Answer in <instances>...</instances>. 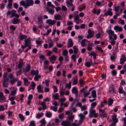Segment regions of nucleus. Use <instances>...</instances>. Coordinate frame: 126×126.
I'll return each instance as SVG.
<instances>
[{
	"mask_svg": "<svg viewBox=\"0 0 126 126\" xmlns=\"http://www.w3.org/2000/svg\"><path fill=\"white\" fill-rule=\"evenodd\" d=\"M7 73H5L3 76V86L4 87H8L9 85L8 81L9 78L7 77Z\"/></svg>",
	"mask_w": 126,
	"mask_h": 126,
	"instance_id": "1",
	"label": "nucleus"
},
{
	"mask_svg": "<svg viewBox=\"0 0 126 126\" xmlns=\"http://www.w3.org/2000/svg\"><path fill=\"white\" fill-rule=\"evenodd\" d=\"M95 112V111L93 110V108H91L89 110V117L92 118L94 116L96 118L97 116V114Z\"/></svg>",
	"mask_w": 126,
	"mask_h": 126,
	"instance_id": "2",
	"label": "nucleus"
},
{
	"mask_svg": "<svg viewBox=\"0 0 126 126\" xmlns=\"http://www.w3.org/2000/svg\"><path fill=\"white\" fill-rule=\"evenodd\" d=\"M105 110H102L101 109H99V111L100 112V113L99 116L102 118L106 117L107 116V114L105 112Z\"/></svg>",
	"mask_w": 126,
	"mask_h": 126,
	"instance_id": "3",
	"label": "nucleus"
},
{
	"mask_svg": "<svg viewBox=\"0 0 126 126\" xmlns=\"http://www.w3.org/2000/svg\"><path fill=\"white\" fill-rule=\"evenodd\" d=\"M80 119L79 121L78 124H77L78 126H79L83 121V119L85 117V116L82 113H80L78 115Z\"/></svg>",
	"mask_w": 126,
	"mask_h": 126,
	"instance_id": "4",
	"label": "nucleus"
},
{
	"mask_svg": "<svg viewBox=\"0 0 126 126\" xmlns=\"http://www.w3.org/2000/svg\"><path fill=\"white\" fill-rule=\"evenodd\" d=\"M88 34L87 36V38H92L94 35V32L91 31V30L89 29L88 31Z\"/></svg>",
	"mask_w": 126,
	"mask_h": 126,
	"instance_id": "5",
	"label": "nucleus"
},
{
	"mask_svg": "<svg viewBox=\"0 0 126 126\" xmlns=\"http://www.w3.org/2000/svg\"><path fill=\"white\" fill-rule=\"evenodd\" d=\"M71 123L69 121H63L61 123V125L62 126H70Z\"/></svg>",
	"mask_w": 126,
	"mask_h": 126,
	"instance_id": "6",
	"label": "nucleus"
},
{
	"mask_svg": "<svg viewBox=\"0 0 126 126\" xmlns=\"http://www.w3.org/2000/svg\"><path fill=\"white\" fill-rule=\"evenodd\" d=\"M33 1L32 0H26V8L29 6L33 5Z\"/></svg>",
	"mask_w": 126,
	"mask_h": 126,
	"instance_id": "7",
	"label": "nucleus"
},
{
	"mask_svg": "<svg viewBox=\"0 0 126 126\" xmlns=\"http://www.w3.org/2000/svg\"><path fill=\"white\" fill-rule=\"evenodd\" d=\"M31 67L30 65L28 64L26 67L23 69V72L25 74V73L28 72L30 69Z\"/></svg>",
	"mask_w": 126,
	"mask_h": 126,
	"instance_id": "8",
	"label": "nucleus"
},
{
	"mask_svg": "<svg viewBox=\"0 0 126 126\" xmlns=\"http://www.w3.org/2000/svg\"><path fill=\"white\" fill-rule=\"evenodd\" d=\"M73 44L72 39L71 38H69L67 43V47L68 48L71 47L73 46Z\"/></svg>",
	"mask_w": 126,
	"mask_h": 126,
	"instance_id": "9",
	"label": "nucleus"
},
{
	"mask_svg": "<svg viewBox=\"0 0 126 126\" xmlns=\"http://www.w3.org/2000/svg\"><path fill=\"white\" fill-rule=\"evenodd\" d=\"M107 32L109 34V39L110 40H111L112 39V37L110 35V34H111V35H113L114 33V32L112 31V30L110 29H109L108 30H107Z\"/></svg>",
	"mask_w": 126,
	"mask_h": 126,
	"instance_id": "10",
	"label": "nucleus"
},
{
	"mask_svg": "<svg viewBox=\"0 0 126 126\" xmlns=\"http://www.w3.org/2000/svg\"><path fill=\"white\" fill-rule=\"evenodd\" d=\"M46 22L49 25H53L56 23V21L55 20H52L51 19H48L47 20Z\"/></svg>",
	"mask_w": 126,
	"mask_h": 126,
	"instance_id": "11",
	"label": "nucleus"
},
{
	"mask_svg": "<svg viewBox=\"0 0 126 126\" xmlns=\"http://www.w3.org/2000/svg\"><path fill=\"white\" fill-rule=\"evenodd\" d=\"M72 92L73 93L75 94L76 96L78 97V91L77 90V88L76 87H74L72 89Z\"/></svg>",
	"mask_w": 126,
	"mask_h": 126,
	"instance_id": "12",
	"label": "nucleus"
},
{
	"mask_svg": "<svg viewBox=\"0 0 126 126\" xmlns=\"http://www.w3.org/2000/svg\"><path fill=\"white\" fill-rule=\"evenodd\" d=\"M117 115L116 114L113 115L112 116V120L113 121V122H114L116 124V123L118 122V119L116 117Z\"/></svg>",
	"mask_w": 126,
	"mask_h": 126,
	"instance_id": "13",
	"label": "nucleus"
},
{
	"mask_svg": "<svg viewBox=\"0 0 126 126\" xmlns=\"http://www.w3.org/2000/svg\"><path fill=\"white\" fill-rule=\"evenodd\" d=\"M112 9L111 8H110L109 10L106 11L104 15L107 16L108 15H110L111 16L112 15V13L110 10H111Z\"/></svg>",
	"mask_w": 126,
	"mask_h": 126,
	"instance_id": "14",
	"label": "nucleus"
},
{
	"mask_svg": "<svg viewBox=\"0 0 126 126\" xmlns=\"http://www.w3.org/2000/svg\"><path fill=\"white\" fill-rule=\"evenodd\" d=\"M72 80H73V85H74L77 84L78 82V78L77 76H75L74 77Z\"/></svg>",
	"mask_w": 126,
	"mask_h": 126,
	"instance_id": "15",
	"label": "nucleus"
},
{
	"mask_svg": "<svg viewBox=\"0 0 126 126\" xmlns=\"http://www.w3.org/2000/svg\"><path fill=\"white\" fill-rule=\"evenodd\" d=\"M114 29L115 30H117L119 32L122 31V28L121 27H119L117 26H115Z\"/></svg>",
	"mask_w": 126,
	"mask_h": 126,
	"instance_id": "16",
	"label": "nucleus"
},
{
	"mask_svg": "<svg viewBox=\"0 0 126 126\" xmlns=\"http://www.w3.org/2000/svg\"><path fill=\"white\" fill-rule=\"evenodd\" d=\"M42 17L41 16L38 17V24H43V22L42 20Z\"/></svg>",
	"mask_w": 126,
	"mask_h": 126,
	"instance_id": "17",
	"label": "nucleus"
},
{
	"mask_svg": "<svg viewBox=\"0 0 126 126\" xmlns=\"http://www.w3.org/2000/svg\"><path fill=\"white\" fill-rule=\"evenodd\" d=\"M31 73L32 75H35V76L38 74L39 72L37 70H36L35 71H34V70H32L31 71Z\"/></svg>",
	"mask_w": 126,
	"mask_h": 126,
	"instance_id": "18",
	"label": "nucleus"
},
{
	"mask_svg": "<svg viewBox=\"0 0 126 126\" xmlns=\"http://www.w3.org/2000/svg\"><path fill=\"white\" fill-rule=\"evenodd\" d=\"M37 89L38 93H43V91L42 89L41 86V85L38 86L37 87Z\"/></svg>",
	"mask_w": 126,
	"mask_h": 126,
	"instance_id": "19",
	"label": "nucleus"
},
{
	"mask_svg": "<svg viewBox=\"0 0 126 126\" xmlns=\"http://www.w3.org/2000/svg\"><path fill=\"white\" fill-rule=\"evenodd\" d=\"M118 47H115L114 49L113 50L112 52L113 55H116V53H117L118 51Z\"/></svg>",
	"mask_w": 126,
	"mask_h": 126,
	"instance_id": "20",
	"label": "nucleus"
},
{
	"mask_svg": "<svg viewBox=\"0 0 126 126\" xmlns=\"http://www.w3.org/2000/svg\"><path fill=\"white\" fill-rule=\"evenodd\" d=\"M24 42L28 46L31 45V41L28 38L25 39Z\"/></svg>",
	"mask_w": 126,
	"mask_h": 126,
	"instance_id": "21",
	"label": "nucleus"
},
{
	"mask_svg": "<svg viewBox=\"0 0 126 126\" xmlns=\"http://www.w3.org/2000/svg\"><path fill=\"white\" fill-rule=\"evenodd\" d=\"M86 41H87V40L85 39H84L81 41L80 42V44L82 47H85L86 46V45L85 44Z\"/></svg>",
	"mask_w": 126,
	"mask_h": 126,
	"instance_id": "22",
	"label": "nucleus"
},
{
	"mask_svg": "<svg viewBox=\"0 0 126 126\" xmlns=\"http://www.w3.org/2000/svg\"><path fill=\"white\" fill-rule=\"evenodd\" d=\"M5 99V97L2 92H0V100H2Z\"/></svg>",
	"mask_w": 126,
	"mask_h": 126,
	"instance_id": "23",
	"label": "nucleus"
},
{
	"mask_svg": "<svg viewBox=\"0 0 126 126\" xmlns=\"http://www.w3.org/2000/svg\"><path fill=\"white\" fill-rule=\"evenodd\" d=\"M23 80L24 82V85L26 86L29 85V82L27 79L26 78H24Z\"/></svg>",
	"mask_w": 126,
	"mask_h": 126,
	"instance_id": "24",
	"label": "nucleus"
},
{
	"mask_svg": "<svg viewBox=\"0 0 126 126\" xmlns=\"http://www.w3.org/2000/svg\"><path fill=\"white\" fill-rule=\"evenodd\" d=\"M43 113H38L36 115V117L38 119H39L43 115Z\"/></svg>",
	"mask_w": 126,
	"mask_h": 126,
	"instance_id": "25",
	"label": "nucleus"
},
{
	"mask_svg": "<svg viewBox=\"0 0 126 126\" xmlns=\"http://www.w3.org/2000/svg\"><path fill=\"white\" fill-rule=\"evenodd\" d=\"M20 4L21 5L24 6L25 8H26V0L25 1L23 0L21 1L20 2Z\"/></svg>",
	"mask_w": 126,
	"mask_h": 126,
	"instance_id": "26",
	"label": "nucleus"
},
{
	"mask_svg": "<svg viewBox=\"0 0 126 126\" xmlns=\"http://www.w3.org/2000/svg\"><path fill=\"white\" fill-rule=\"evenodd\" d=\"M12 22L13 24H16L19 23V21L18 19L14 18L13 19Z\"/></svg>",
	"mask_w": 126,
	"mask_h": 126,
	"instance_id": "27",
	"label": "nucleus"
},
{
	"mask_svg": "<svg viewBox=\"0 0 126 126\" xmlns=\"http://www.w3.org/2000/svg\"><path fill=\"white\" fill-rule=\"evenodd\" d=\"M92 63V61L91 60H90V62H86L85 64L87 67H89L91 66Z\"/></svg>",
	"mask_w": 126,
	"mask_h": 126,
	"instance_id": "28",
	"label": "nucleus"
},
{
	"mask_svg": "<svg viewBox=\"0 0 126 126\" xmlns=\"http://www.w3.org/2000/svg\"><path fill=\"white\" fill-rule=\"evenodd\" d=\"M73 48L74 49V52L75 54H77L78 52V49L77 47L76 46H74L73 47Z\"/></svg>",
	"mask_w": 126,
	"mask_h": 126,
	"instance_id": "29",
	"label": "nucleus"
},
{
	"mask_svg": "<svg viewBox=\"0 0 126 126\" xmlns=\"http://www.w3.org/2000/svg\"><path fill=\"white\" fill-rule=\"evenodd\" d=\"M68 52L66 49H64L63 52V54L64 56H68Z\"/></svg>",
	"mask_w": 126,
	"mask_h": 126,
	"instance_id": "30",
	"label": "nucleus"
},
{
	"mask_svg": "<svg viewBox=\"0 0 126 126\" xmlns=\"http://www.w3.org/2000/svg\"><path fill=\"white\" fill-rule=\"evenodd\" d=\"M91 94L92 97L94 98H96V92L95 90H93Z\"/></svg>",
	"mask_w": 126,
	"mask_h": 126,
	"instance_id": "31",
	"label": "nucleus"
},
{
	"mask_svg": "<svg viewBox=\"0 0 126 126\" xmlns=\"http://www.w3.org/2000/svg\"><path fill=\"white\" fill-rule=\"evenodd\" d=\"M46 115L47 117L48 118H50L52 116V114L50 112L47 111L46 113Z\"/></svg>",
	"mask_w": 126,
	"mask_h": 126,
	"instance_id": "32",
	"label": "nucleus"
},
{
	"mask_svg": "<svg viewBox=\"0 0 126 126\" xmlns=\"http://www.w3.org/2000/svg\"><path fill=\"white\" fill-rule=\"evenodd\" d=\"M92 43H90L88 45L87 49L88 50L90 51L92 49Z\"/></svg>",
	"mask_w": 126,
	"mask_h": 126,
	"instance_id": "33",
	"label": "nucleus"
},
{
	"mask_svg": "<svg viewBox=\"0 0 126 126\" xmlns=\"http://www.w3.org/2000/svg\"><path fill=\"white\" fill-rule=\"evenodd\" d=\"M35 84L33 81L31 82V83L30 86V87H32V88H31V89L33 90L35 88Z\"/></svg>",
	"mask_w": 126,
	"mask_h": 126,
	"instance_id": "34",
	"label": "nucleus"
},
{
	"mask_svg": "<svg viewBox=\"0 0 126 126\" xmlns=\"http://www.w3.org/2000/svg\"><path fill=\"white\" fill-rule=\"evenodd\" d=\"M20 39L22 40L24 39H25L27 37V36L26 35H21L19 37Z\"/></svg>",
	"mask_w": 126,
	"mask_h": 126,
	"instance_id": "35",
	"label": "nucleus"
},
{
	"mask_svg": "<svg viewBox=\"0 0 126 126\" xmlns=\"http://www.w3.org/2000/svg\"><path fill=\"white\" fill-rule=\"evenodd\" d=\"M53 97L55 99H58L59 98V95L58 94L56 93L52 95Z\"/></svg>",
	"mask_w": 126,
	"mask_h": 126,
	"instance_id": "36",
	"label": "nucleus"
},
{
	"mask_svg": "<svg viewBox=\"0 0 126 126\" xmlns=\"http://www.w3.org/2000/svg\"><path fill=\"white\" fill-rule=\"evenodd\" d=\"M66 3L67 4V6L69 7H72L74 5L73 4L68 1H66Z\"/></svg>",
	"mask_w": 126,
	"mask_h": 126,
	"instance_id": "37",
	"label": "nucleus"
},
{
	"mask_svg": "<svg viewBox=\"0 0 126 126\" xmlns=\"http://www.w3.org/2000/svg\"><path fill=\"white\" fill-rule=\"evenodd\" d=\"M113 100L111 98H110L108 100V102L109 105H111L112 104L113 102Z\"/></svg>",
	"mask_w": 126,
	"mask_h": 126,
	"instance_id": "38",
	"label": "nucleus"
},
{
	"mask_svg": "<svg viewBox=\"0 0 126 126\" xmlns=\"http://www.w3.org/2000/svg\"><path fill=\"white\" fill-rule=\"evenodd\" d=\"M47 6L54 8H55V7L53 4H52L49 1L47 2Z\"/></svg>",
	"mask_w": 126,
	"mask_h": 126,
	"instance_id": "39",
	"label": "nucleus"
},
{
	"mask_svg": "<svg viewBox=\"0 0 126 126\" xmlns=\"http://www.w3.org/2000/svg\"><path fill=\"white\" fill-rule=\"evenodd\" d=\"M23 64V62L22 61H20L19 62V63L18 65V68H21Z\"/></svg>",
	"mask_w": 126,
	"mask_h": 126,
	"instance_id": "40",
	"label": "nucleus"
},
{
	"mask_svg": "<svg viewBox=\"0 0 126 126\" xmlns=\"http://www.w3.org/2000/svg\"><path fill=\"white\" fill-rule=\"evenodd\" d=\"M16 93V89L12 91L10 94V95L13 96L15 95Z\"/></svg>",
	"mask_w": 126,
	"mask_h": 126,
	"instance_id": "41",
	"label": "nucleus"
},
{
	"mask_svg": "<svg viewBox=\"0 0 126 126\" xmlns=\"http://www.w3.org/2000/svg\"><path fill=\"white\" fill-rule=\"evenodd\" d=\"M16 80V79L15 78H13L11 79L10 83L11 84H14Z\"/></svg>",
	"mask_w": 126,
	"mask_h": 126,
	"instance_id": "42",
	"label": "nucleus"
},
{
	"mask_svg": "<svg viewBox=\"0 0 126 126\" xmlns=\"http://www.w3.org/2000/svg\"><path fill=\"white\" fill-rule=\"evenodd\" d=\"M109 92L112 94L115 93V91L114 90L113 88L112 87H111L110 88V90L109 91Z\"/></svg>",
	"mask_w": 126,
	"mask_h": 126,
	"instance_id": "43",
	"label": "nucleus"
},
{
	"mask_svg": "<svg viewBox=\"0 0 126 126\" xmlns=\"http://www.w3.org/2000/svg\"><path fill=\"white\" fill-rule=\"evenodd\" d=\"M57 107L51 106L50 107V109L53 110L54 111L56 112L57 110Z\"/></svg>",
	"mask_w": 126,
	"mask_h": 126,
	"instance_id": "44",
	"label": "nucleus"
},
{
	"mask_svg": "<svg viewBox=\"0 0 126 126\" xmlns=\"http://www.w3.org/2000/svg\"><path fill=\"white\" fill-rule=\"evenodd\" d=\"M55 19L56 20H60L61 17L60 15H57L54 16Z\"/></svg>",
	"mask_w": 126,
	"mask_h": 126,
	"instance_id": "45",
	"label": "nucleus"
},
{
	"mask_svg": "<svg viewBox=\"0 0 126 126\" xmlns=\"http://www.w3.org/2000/svg\"><path fill=\"white\" fill-rule=\"evenodd\" d=\"M41 77V76L40 75H35V77L34 78V80L36 81H37L39 78H40Z\"/></svg>",
	"mask_w": 126,
	"mask_h": 126,
	"instance_id": "46",
	"label": "nucleus"
},
{
	"mask_svg": "<svg viewBox=\"0 0 126 126\" xmlns=\"http://www.w3.org/2000/svg\"><path fill=\"white\" fill-rule=\"evenodd\" d=\"M56 57L55 55H53L51 56L50 58H49L50 60H52L54 61L56 60Z\"/></svg>",
	"mask_w": 126,
	"mask_h": 126,
	"instance_id": "47",
	"label": "nucleus"
},
{
	"mask_svg": "<svg viewBox=\"0 0 126 126\" xmlns=\"http://www.w3.org/2000/svg\"><path fill=\"white\" fill-rule=\"evenodd\" d=\"M54 12V10L53 9H50L48 10V13L52 15L53 14Z\"/></svg>",
	"mask_w": 126,
	"mask_h": 126,
	"instance_id": "48",
	"label": "nucleus"
},
{
	"mask_svg": "<svg viewBox=\"0 0 126 126\" xmlns=\"http://www.w3.org/2000/svg\"><path fill=\"white\" fill-rule=\"evenodd\" d=\"M19 116L20 119L22 121H23L25 119L24 117L21 114H20L19 115Z\"/></svg>",
	"mask_w": 126,
	"mask_h": 126,
	"instance_id": "49",
	"label": "nucleus"
},
{
	"mask_svg": "<svg viewBox=\"0 0 126 126\" xmlns=\"http://www.w3.org/2000/svg\"><path fill=\"white\" fill-rule=\"evenodd\" d=\"M40 122L43 125H45L46 123V122L45 120V118H44L42 119L40 121Z\"/></svg>",
	"mask_w": 126,
	"mask_h": 126,
	"instance_id": "50",
	"label": "nucleus"
},
{
	"mask_svg": "<svg viewBox=\"0 0 126 126\" xmlns=\"http://www.w3.org/2000/svg\"><path fill=\"white\" fill-rule=\"evenodd\" d=\"M66 87H67L69 89H70L71 87V82L69 81L68 84H66Z\"/></svg>",
	"mask_w": 126,
	"mask_h": 126,
	"instance_id": "51",
	"label": "nucleus"
},
{
	"mask_svg": "<svg viewBox=\"0 0 126 126\" xmlns=\"http://www.w3.org/2000/svg\"><path fill=\"white\" fill-rule=\"evenodd\" d=\"M96 103L95 102L92 103L91 104V106H92V107H91V108H93V109L94 108L95 106H96Z\"/></svg>",
	"mask_w": 126,
	"mask_h": 126,
	"instance_id": "52",
	"label": "nucleus"
},
{
	"mask_svg": "<svg viewBox=\"0 0 126 126\" xmlns=\"http://www.w3.org/2000/svg\"><path fill=\"white\" fill-rule=\"evenodd\" d=\"M86 7L85 6H83L82 7L80 6L79 7V11H81L83 9H84Z\"/></svg>",
	"mask_w": 126,
	"mask_h": 126,
	"instance_id": "53",
	"label": "nucleus"
},
{
	"mask_svg": "<svg viewBox=\"0 0 126 126\" xmlns=\"http://www.w3.org/2000/svg\"><path fill=\"white\" fill-rule=\"evenodd\" d=\"M74 118V116L73 115H70L68 116V119L69 121H72Z\"/></svg>",
	"mask_w": 126,
	"mask_h": 126,
	"instance_id": "54",
	"label": "nucleus"
},
{
	"mask_svg": "<svg viewBox=\"0 0 126 126\" xmlns=\"http://www.w3.org/2000/svg\"><path fill=\"white\" fill-rule=\"evenodd\" d=\"M35 126V122L33 121H32L30 122V124L29 126Z\"/></svg>",
	"mask_w": 126,
	"mask_h": 126,
	"instance_id": "55",
	"label": "nucleus"
},
{
	"mask_svg": "<svg viewBox=\"0 0 126 126\" xmlns=\"http://www.w3.org/2000/svg\"><path fill=\"white\" fill-rule=\"evenodd\" d=\"M79 82L80 86L82 85L84 83V80L82 79H79Z\"/></svg>",
	"mask_w": 126,
	"mask_h": 126,
	"instance_id": "56",
	"label": "nucleus"
},
{
	"mask_svg": "<svg viewBox=\"0 0 126 126\" xmlns=\"http://www.w3.org/2000/svg\"><path fill=\"white\" fill-rule=\"evenodd\" d=\"M114 9L115 12H118L119 10L120 7L119 6H117L116 7H115Z\"/></svg>",
	"mask_w": 126,
	"mask_h": 126,
	"instance_id": "57",
	"label": "nucleus"
},
{
	"mask_svg": "<svg viewBox=\"0 0 126 126\" xmlns=\"http://www.w3.org/2000/svg\"><path fill=\"white\" fill-rule=\"evenodd\" d=\"M113 55V56H111L110 57V59L112 61L116 59L115 55Z\"/></svg>",
	"mask_w": 126,
	"mask_h": 126,
	"instance_id": "58",
	"label": "nucleus"
},
{
	"mask_svg": "<svg viewBox=\"0 0 126 126\" xmlns=\"http://www.w3.org/2000/svg\"><path fill=\"white\" fill-rule=\"evenodd\" d=\"M120 64H123V62L126 61V59H125L121 58L120 59Z\"/></svg>",
	"mask_w": 126,
	"mask_h": 126,
	"instance_id": "59",
	"label": "nucleus"
},
{
	"mask_svg": "<svg viewBox=\"0 0 126 126\" xmlns=\"http://www.w3.org/2000/svg\"><path fill=\"white\" fill-rule=\"evenodd\" d=\"M61 9L62 10L64 11H66L67 10L66 7L64 5L62 6Z\"/></svg>",
	"mask_w": 126,
	"mask_h": 126,
	"instance_id": "60",
	"label": "nucleus"
},
{
	"mask_svg": "<svg viewBox=\"0 0 126 126\" xmlns=\"http://www.w3.org/2000/svg\"><path fill=\"white\" fill-rule=\"evenodd\" d=\"M12 3H9L8 4L7 7V8L9 9L12 8Z\"/></svg>",
	"mask_w": 126,
	"mask_h": 126,
	"instance_id": "61",
	"label": "nucleus"
},
{
	"mask_svg": "<svg viewBox=\"0 0 126 126\" xmlns=\"http://www.w3.org/2000/svg\"><path fill=\"white\" fill-rule=\"evenodd\" d=\"M49 82L50 81L46 79L45 80V83L47 86H49Z\"/></svg>",
	"mask_w": 126,
	"mask_h": 126,
	"instance_id": "62",
	"label": "nucleus"
},
{
	"mask_svg": "<svg viewBox=\"0 0 126 126\" xmlns=\"http://www.w3.org/2000/svg\"><path fill=\"white\" fill-rule=\"evenodd\" d=\"M107 101L106 100H104L103 101V102H101V105L102 107H103L104 104L107 103Z\"/></svg>",
	"mask_w": 126,
	"mask_h": 126,
	"instance_id": "63",
	"label": "nucleus"
},
{
	"mask_svg": "<svg viewBox=\"0 0 126 126\" xmlns=\"http://www.w3.org/2000/svg\"><path fill=\"white\" fill-rule=\"evenodd\" d=\"M21 70H19V71L16 72V75L18 76L20 75L21 74Z\"/></svg>",
	"mask_w": 126,
	"mask_h": 126,
	"instance_id": "64",
	"label": "nucleus"
}]
</instances>
